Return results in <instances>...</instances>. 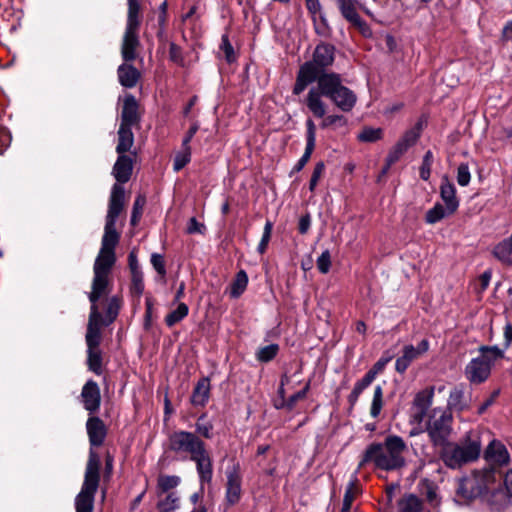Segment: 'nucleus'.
<instances>
[{"label":"nucleus","instance_id":"obj_1","mask_svg":"<svg viewBox=\"0 0 512 512\" xmlns=\"http://www.w3.org/2000/svg\"><path fill=\"white\" fill-rule=\"evenodd\" d=\"M323 96L329 98L343 112L351 111L357 101L356 94L342 84V78L337 73L322 76L319 84L308 91L305 102L309 111L317 118L326 114Z\"/></svg>","mask_w":512,"mask_h":512},{"label":"nucleus","instance_id":"obj_2","mask_svg":"<svg viewBox=\"0 0 512 512\" xmlns=\"http://www.w3.org/2000/svg\"><path fill=\"white\" fill-rule=\"evenodd\" d=\"M407 445L398 435H388L382 443L370 444L363 453L359 468L373 463L376 468L384 471H394L406 465L404 452Z\"/></svg>","mask_w":512,"mask_h":512},{"label":"nucleus","instance_id":"obj_3","mask_svg":"<svg viewBox=\"0 0 512 512\" xmlns=\"http://www.w3.org/2000/svg\"><path fill=\"white\" fill-rule=\"evenodd\" d=\"M335 59V47L329 43H320L316 46L312 60L305 62L299 68L293 87V94L300 95L308 85L317 82L327 75L326 68L331 66Z\"/></svg>","mask_w":512,"mask_h":512},{"label":"nucleus","instance_id":"obj_4","mask_svg":"<svg viewBox=\"0 0 512 512\" xmlns=\"http://www.w3.org/2000/svg\"><path fill=\"white\" fill-rule=\"evenodd\" d=\"M481 441L478 434L469 431L459 442H449L440 448L439 457L450 469H459L477 460L481 454Z\"/></svg>","mask_w":512,"mask_h":512},{"label":"nucleus","instance_id":"obj_5","mask_svg":"<svg viewBox=\"0 0 512 512\" xmlns=\"http://www.w3.org/2000/svg\"><path fill=\"white\" fill-rule=\"evenodd\" d=\"M116 226L105 224L101 248L94 261L93 276L95 286L103 287L105 276H110L116 262L115 248L119 242Z\"/></svg>","mask_w":512,"mask_h":512},{"label":"nucleus","instance_id":"obj_6","mask_svg":"<svg viewBox=\"0 0 512 512\" xmlns=\"http://www.w3.org/2000/svg\"><path fill=\"white\" fill-rule=\"evenodd\" d=\"M110 289V276H105V284L103 287L95 286L94 278L92 279L91 291L88 293V299L91 303L88 323H90L91 317L93 316V314H95V316H97L96 324L98 332H101V328L103 326H109L116 320L122 305L121 298H119L118 296L110 297L108 299L107 306L105 309V316H102V314L99 311L97 303L100 300V298L106 296L110 292Z\"/></svg>","mask_w":512,"mask_h":512},{"label":"nucleus","instance_id":"obj_7","mask_svg":"<svg viewBox=\"0 0 512 512\" xmlns=\"http://www.w3.org/2000/svg\"><path fill=\"white\" fill-rule=\"evenodd\" d=\"M479 355L466 365L464 374L472 384L484 383L490 376L495 362L504 358V351L497 345H482L478 348Z\"/></svg>","mask_w":512,"mask_h":512},{"label":"nucleus","instance_id":"obj_8","mask_svg":"<svg viewBox=\"0 0 512 512\" xmlns=\"http://www.w3.org/2000/svg\"><path fill=\"white\" fill-rule=\"evenodd\" d=\"M495 482L496 474L493 467L475 470L459 481L456 496L462 503H469L488 492Z\"/></svg>","mask_w":512,"mask_h":512},{"label":"nucleus","instance_id":"obj_9","mask_svg":"<svg viewBox=\"0 0 512 512\" xmlns=\"http://www.w3.org/2000/svg\"><path fill=\"white\" fill-rule=\"evenodd\" d=\"M100 459L96 452L90 450L86 465L84 481L75 498L76 512H93L94 499L100 481Z\"/></svg>","mask_w":512,"mask_h":512},{"label":"nucleus","instance_id":"obj_10","mask_svg":"<svg viewBox=\"0 0 512 512\" xmlns=\"http://www.w3.org/2000/svg\"><path fill=\"white\" fill-rule=\"evenodd\" d=\"M454 418L449 410L434 408L428 416L425 431L433 447L442 448L447 445L454 434Z\"/></svg>","mask_w":512,"mask_h":512},{"label":"nucleus","instance_id":"obj_11","mask_svg":"<svg viewBox=\"0 0 512 512\" xmlns=\"http://www.w3.org/2000/svg\"><path fill=\"white\" fill-rule=\"evenodd\" d=\"M169 450L190 460L206 448L205 442L194 432L178 430L169 435Z\"/></svg>","mask_w":512,"mask_h":512},{"label":"nucleus","instance_id":"obj_12","mask_svg":"<svg viewBox=\"0 0 512 512\" xmlns=\"http://www.w3.org/2000/svg\"><path fill=\"white\" fill-rule=\"evenodd\" d=\"M95 314L91 317L90 323L87 324L85 341L87 345V365L90 371L96 375L102 374V353L99 349L102 333L98 332Z\"/></svg>","mask_w":512,"mask_h":512},{"label":"nucleus","instance_id":"obj_13","mask_svg":"<svg viewBox=\"0 0 512 512\" xmlns=\"http://www.w3.org/2000/svg\"><path fill=\"white\" fill-rule=\"evenodd\" d=\"M337 7L342 17L355 29H357L362 36L369 38L373 32L369 24L361 18L357 11L356 0H337Z\"/></svg>","mask_w":512,"mask_h":512},{"label":"nucleus","instance_id":"obj_14","mask_svg":"<svg viewBox=\"0 0 512 512\" xmlns=\"http://www.w3.org/2000/svg\"><path fill=\"white\" fill-rule=\"evenodd\" d=\"M226 478L225 500L233 506L240 501L242 495V475L239 464L228 467Z\"/></svg>","mask_w":512,"mask_h":512},{"label":"nucleus","instance_id":"obj_15","mask_svg":"<svg viewBox=\"0 0 512 512\" xmlns=\"http://www.w3.org/2000/svg\"><path fill=\"white\" fill-rule=\"evenodd\" d=\"M429 347L430 343L427 339H423L417 347L413 345L404 346L402 355L396 359L395 370L400 374L405 373L410 364L421 355L425 354L429 350Z\"/></svg>","mask_w":512,"mask_h":512},{"label":"nucleus","instance_id":"obj_16","mask_svg":"<svg viewBox=\"0 0 512 512\" xmlns=\"http://www.w3.org/2000/svg\"><path fill=\"white\" fill-rule=\"evenodd\" d=\"M81 402L90 415L95 414L101 405V393L96 381L89 379L81 390Z\"/></svg>","mask_w":512,"mask_h":512},{"label":"nucleus","instance_id":"obj_17","mask_svg":"<svg viewBox=\"0 0 512 512\" xmlns=\"http://www.w3.org/2000/svg\"><path fill=\"white\" fill-rule=\"evenodd\" d=\"M125 191L120 184H114L111 189L108 211L106 215V223L110 226H116V221L124 208Z\"/></svg>","mask_w":512,"mask_h":512},{"label":"nucleus","instance_id":"obj_18","mask_svg":"<svg viewBox=\"0 0 512 512\" xmlns=\"http://www.w3.org/2000/svg\"><path fill=\"white\" fill-rule=\"evenodd\" d=\"M196 465V471L198 474L199 484L201 490H204L205 484H210L213 479V460L212 457L205 448L202 452L191 459Z\"/></svg>","mask_w":512,"mask_h":512},{"label":"nucleus","instance_id":"obj_19","mask_svg":"<svg viewBox=\"0 0 512 512\" xmlns=\"http://www.w3.org/2000/svg\"><path fill=\"white\" fill-rule=\"evenodd\" d=\"M86 430L92 447H99L104 443L107 429L102 419L90 415L86 422Z\"/></svg>","mask_w":512,"mask_h":512},{"label":"nucleus","instance_id":"obj_20","mask_svg":"<svg viewBox=\"0 0 512 512\" xmlns=\"http://www.w3.org/2000/svg\"><path fill=\"white\" fill-rule=\"evenodd\" d=\"M440 198L443 201L449 213H456L459 208L460 201L456 195V187L450 181L447 175H443L441 178V184L439 187Z\"/></svg>","mask_w":512,"mask_h":512},{"label":"nucleus","instance_id":"obj_21","mask_svg":"<svg viewBox=\"0 0 512 512\" xmlns=\"http://www.w3.org/2000/svg\"><path fill=\"white\" fill-rule=\"evenodd\" d=\"M484 458L489 464L507 465L510 455L505 445L499 440L493 439L484 451ZM491 467V465H489Z\"/></svg>","mask_w":512,"mask_h":512},{"label":"nucleus","instance_id":"obj_22","mask_svg":"<svg viewBox=\"0 0 512 512\" xmlns=\"http://www.w3.org/2000/svg\"><path fill=\"white\" fill-rule=\"evenodd\" d=\"M306 147L303 155L298 160L297 164L294 166V171H301L307 162L309 161L316 143V126L314 121L311 118L306 120Z\"/></svg>","mask_w":512,"mask_h":512},{"label":"nucleus","instance_id":"obj_23","mask_svg":"<svg viewBox=\"0 0 512 512\" xmlns=\"http://www.w3.org/2000/svg\"><path fill=\"white\" fill-rule=\"evenodd\" d=\"M140 46L138 30L125 29L122 44L121 56L125 62H132L136 59V50Z\"/></svg>","mask_w":512,"mask_h":512},{"label":"nucleus","instance_id":"obj_24","mask_svg":"<svg viewBox=\"0 0 512 512\" xmlns=\"http://www.w3.org/2000/svg\"><path fill=\"white\" fill-rule=\"evenodd\" d=\"M140 121L138 114V102L132 94H128L124 98L120 126L131 127Z\"/></svg>","mask_w":512,"mask_h":512},{"label":"nucleus","instance_id":"obj_25","mask_svg":"<svg viewBox=\"0 0 512 512\" xmlns=\"http://www.w3.org/2000/svg\"><path fill=\"white\" fill-rule=\"evenodd\" d=\"M133 171V159L126 154H118V158L113 166L112 175L117 180V184H124L131 178Z\"/></svg>","mask_w":512,"mask_h":512},{"label":"nucleus","instance_id":"obj_26","mask_svg":"<svg viewBox=\"0 0 512 512\" xmlns=\"http://www.w3.org/2000/svg\"><path fill=\"white\" fill-rule=\"evenodd\" d=\"M118 81L124 88H134L141 78L140 71L130 62L122 63L117 68Z\"/></svg>","mask_w":512,"mask_h":512},{"label":"nucleus","instance_id":"obj_27","mask_svg":"<svg viewBox=\"0 0 512 512\" xmlns=\"http://www.w3.org/2000/svg\"><path fill=\"white\" fill-rule=\"evenodd\" d=\"M210 396V380L207 377H203L196 383L192 395L191 403L194 406H205Z\"/></svg>","mask_w":512,"mask_h":512},{"label":"nucleus","instance_id":"obj_28","mask_svg":"<svg viewBox=\"0 0 512 512\" xmlns=\"http://www.w3.org/2000/svg\"><path fill=\"white\" fill-rule=\"evenodd\" d=\"M492 254L503 265H512V234L497 243L492 250Z\"/></svg>","mask_w":512,"mask_h":512},{"label":"nucleus","instance_id":"obj_29","mask_svg":"<svg viewBox=\"0 0 512 512\" xmlns=\"http://www.w3.org/2000/svg\"><path fill=\"white\" fill-rule=\"evenodd\" d=\"M469 408L468 403L464 398V388L462 385L454 387L450 393L447 400V408L444 410H452L462 412Z\"/></svg>","mask_w":512,"mask_h":512},{"label":"nucleus","instance_id":"obj_30","mask_svg":"<svg viewBox=\"0 0 512 512\" xmlns=\"http://www.w3.org/2000/svg\"><path fill=\"white\" fill-rule=\"evenodd\" d=\"M156 508L159 512H174L180 507V495L171 491L164 495H157Z\"/></svg>","mask_w":512,"mask_h":512},{"label":"nucleus","instance_id":"obj_31","mask_svg":"<svg viewBox=\"0 0 512 512\" xmlns=\"http://www.w3.org/2000/svg\"><path fill=\"white\" fill-rule=\"evenodd\" d=\"M425 124L426 120L424 118H420L412 128L408 129L402 135L398 142L405 145L407 149L414 146L420 138Z\"/></svg>","mask_w":512,"mask_h":512},{"label":"nucleus","instance_id":"obj_32","mask_svg":"<svg viewBox=\"0 0 512 512\" xmlns=\"http://www.w3.org/2000/svg\"><path fill=\"white\" fill-rule=\"evenodd\" d=\"M134 143V135L131 127L119 126L118 130V144L116 152L118 154H125L130 151Z\"/></svg>","mask_w":512,"mask_h":512},{"label":"nucleus","instance_id":"obj_33","mask_svg":"<svg viewBox=\"0 0 512 512\" xmlns=\"http://www.w3.org/2000/svg\"><path fill=\"white\" fill-rule=\"evenodd\" d=\"M181 483L177 475H159L156 485V495H164L173 491Z\"/></svg>","mask_w":512,"mask_h":512},{"label":"nucleus","instance_id":"obj_34","mask_svg":"<svg viewBox=\"0 0 512 512\" xmlns=\"http://www.w3.org/2000/svg\"><path fill=\"white\" fill-rule=\"evenodd\" d=\"M128 12L125 29L139 30L140 27V3L138 0H127Z\"/></svg>","mask_w":512,"mask_h":512},{"label":"nucleus","instance_id":"obj_35","mask_svg":"<svg viewBox=\"0 0 512 512\" xmlns=\"http://www.w3.org/2000/svg\"><path fill=\"white\" fill-rule=\"evenodd\" d=\"M454 213H449L448 208L443 206V204L437 202L435 205L429 209L425 214V222L427 224H435L447 216H451Z\"/></svg>","mask_w":512,"mask_h":512},{"label":"nucleus","instance_id":"obj_36","mask_svg":"<svg viewBox=\"0 0 512 512\" xmlns=\"http://www.w3.org/2000/svg\"><path fill=\"white\" fill-rule=\"evenodd\" d=\"M421 510L422 502L413 494L404 496L398 502V512H421Z\"/></svg>","mask_w":512,"mask_h":512},{"label":"nucleus","instance_id":"obj_37","mask_svg":"<svg viewBox=\"0 0 512 512\" xmlns=\"http://www.w3.org/2000/svg\"><path fill=\"white\" fill-rule=\"evenodd\" d=\"M433 396V388L418 392L413 400V410L428 411V409L432 405Z\"/></svg>","mask_w":512,"mask_h":512},{"label":"nucleus","instance_id":"obj_38","mask_svg":"<svg viewBox=\"0 0 512 512\" xmlns=\"http://www.w3.org/2000/svg\"><path fill=\"white\" fill-rule=\"evenodd\" d=\"M248 284V276L244 270H240L231 285L230 296L238 298L246 289Z\"/></svg>","mask_w":512,"mask_h":512},{"label":"nucleus","instance_id":"obj_39","mask_svg":"<svg viewBox=\"0 0 512 512\" xmlns=\"http://www.w3.org/2000/svg\"><path fill=\"white\" fill-rule=\"evenodd\" d=\"M189 312V308L185 303H180L177 308L171 311L165 317V323L168 327L174 326L176 323L183 320Z\"/></svg>","mask_w":512,"mask_h":512},{"label":"nucleus","instance_id":"obj_40","mask_svg":"<svg viewBox=\"0 0 512 512\" xmlns=\"http://www.w3.org/2000/svg\"><path fill=\"white\" fill-rule=\"evenodd\" d=\"M213 424L210 421L206 420V415L202 414L198 417L195 423V434L199 437L202 436L206 439H211L213 434Z\"/></svg>","mask_w":512,"mask_h":512},{"label":"nucleus","instance_id":"obj_41","mask_svg":"<svg viewBox=\"0 0 512 512\" xmlns=\"http://www.w3.org/2000/svg\"><path fill=\"white\" fill-rule=\"evenodd\" d=\"M191 160V147H185L181 145V151H179L174 158L173 169L176 172L182 170Z\"/></svg>","mask_w":512,"mask_h":512},{"label":"nucleus","instance_id":"obj_42","mask_svg":"<svg viewBox=\"0 0 512 512\" xmlns=\"http://www.w3.org/2000/svg\"><path fill=\"white\" fill-rule=\"evenodd\" d=\"M383 406V389L380 385H377L374 389L373 399L370 408V415L373 418H377L381 412Z\"/></svg>","mask_w":512,"mask_h":512},{"label":"nucleus","instance_id":"obj_43","mask_svg":"<svg viewBox=\"0 0 512 512\" xmlns=\"http://www.w3.org/2000/svg\"><path fill=\"white\" fill-rule=\"evenodd\" d=\"M278 351L279 346L277 344H270L261 347L256 354V358L258 361L266 363L274 359Z\"/></svg>","mask_w":512,"mask_h":512},{"label":"nucleus","instance_id":"obj_44","mask_svg":"<svg viewBox=\"0 0 512 512\" xmlns=\"http://www.w3.org/2000/svg\"><path fill=\"white\" fill-rule=\"evenodd\" d=\"M434 161V156L431 150L426 151L423 156L422 164L420 166V178L424 181H428L431 175V169Z\"/></svg>","mask_w":512,"mask_h":512},{"label":"nucleus","instance_id":"obj_45","mask_svg":"<svg viewBox=\"0 0 512 512\" xmlns=\"http://www.w3.org/2000/svg\"><path fill=\"white\" fill-rule=\"evenodd\" d=\"M146 204V198L143 195H138L134 201L132 214H131V225L136 226L142 216L143 208Z\"/></svg>","mask_w":512,"mask_h":512},{"label":"nucleus","instance_id":"obj_46","mask_svg":"<svg viewBox=\"0 0 512 512\" xmlns=\"http://www.w3.org/2000/svg\"><path fill=\"white\" fill-rule=\"evenodd\" d=\"M383 135L381 128L365 127L358 135V139L362 142H375L380 140Z\"/></svg>","mask_w":512,"mask_h":512},{"label":"nucleus","instance_id":"obj_47","mask_svg":"<svg viewBox=\"0 0 512 512\" xmlns=\"http://www.w3.org/2000/svg\"><path fill=\"white\" fill-rule=\"evenodd\" d=\"M131 293L140 297L144 292V282H143V273L142 271H134L131 273Z\"/></svg>","mask_w":512,"mask_h":512},{"label":"nucleus","instance_id":"obj_48","mask_svg":"<svg viewBox=\"0 0 512 512\" xmlns=\"http://www.w3.org/2000/svg\"><path fill=\"white\" fill-rule=\"evenodd\" d=\"M407 150L408 149L405 145L397 141L387 155V168H390L394 163H396L402 155L407 152Z\"/></svg>","mask_w":512,"mask_h":512},{"label":"nucleus","instance_id":"obj_49","mask_svg":"<svg viewBox=\"0 0 512 512\" xmlns=\"http://www.w3.org/2000/svg\"><path fill=\"white\" fill-rule=\"evenodd\" d=\"M272 229H273V223L271 221L267 220L266 223H265V226H264V230H263V234H262L261 240H260V242L258 244V247H257V251L260 254L265 253V251L267 250L269 241L271 239Z\"/></svg>","mask_w":512,"mask_h":512},{"label":"nucleus","instance_id":"obj_50","mask_svg":"<svg viewBox=\"0 0 512 512\" xmlns=\"http://www.w3.org/2000/svg\"><path fill=\"white\" fill-rule=\"evenodd\" d=\"M353 489L354 482H349L344 493L341 512H351L352 503L355 499V492Z\"/></svg>","mask_w":512,"mask_h":512},{"label":"nucleus","instance_id":"obj_51","mask_svg":"<svg viewBox=\"0 0 512 512\" xmlns=\"http://www.w3.org/2000/svg\"><path fill=\"white\" fill-rule=\"evenodd\" d=\"M457 182L460 186L466 187L471 181V174L467 163H461L457 168Z\"/></svg>","mask_w":512,"mask_h":512},{"label":"nucleus","instance_id":"obj_52","mask_svg":"<svg viewBox=\"0 0 512 512\" xmlns=\"http://www.w3.org/2000/svg\"><path fill=\"white\" fill-rule=\"evenodd\" d=\"M316 265L321 273L326 274L329 272L331 267V255L329 250H325L321 253L317 259Z\"/></svg>","mask_w":512,"mask_h":512},{"label":"nucleus","instance_id":"obj_53","mask_svg":"<svg viewBox=\"0 0 512 512\" xmlns=\"http://www.w3.org/2000/svg\"><path fill=\"white\" fill-rule=\"evenodd\" d=\"M220 48L229 63L235 60L234 49L227 34L222 35Z\"/></svg>","mask_w":512,"mask_h":512},{"label":"nucleus","instance_id":"obj_54","mask_svg":"<svg viewBox=\"0 0 512 512\" xmlns=\"http://www.w3.org/2000/svg\"><path fill=\"white\" fill-rule=\"evenodd\" d=\"M151 264L156 272L164 277L166 275V267H165V259L164 256L158 253H153L151 255Z\"/></svg>","mask_w":512,"mask_h":512},{"label":"nucleus","instance_id":"obj_55","mask_svg":"<svg viewBox=\"0 0 512 512\" xmlns=\"http://www.w3.org/2000/svg\"><path fill=\"white\" fill-rule=\"evenodd\" d=\"M324 119L321 122V128L325 129L330 126H344L346 124V119L342 115H328L323 117Z\"/></svg>","mask_w":512,"mask_h":512},{"label":"nucleus","instance_id":"obj_56","mask_svg":"<svg viewBox=\"0 0 512 512\" xmlns=\"http://www.w3.org/2000/svg\"><path fill=\"white\" fill-rule=\"evenodd\" d=\"M310 389V383H306V385L304 386V388L296 393H294L293 395H291L287 401H286V406L289 410H292L295 406V404L301 400V399H304L308 393Z\"/></svg>","mask_w":512,"mask_h":512},{"label":"nucleus","instance_id":"obj_57","mask_svg":"<svg viewBox=\"0 0 512 512\" xmlns=\"http://www.w3.org/2000/svg\"><path fill=\"white\" fill-rule=\"evenodd\" d=\"M206 231V226L204 223L198 222L195 217L189 219L187 223L186 232L188 234H201L203 235Z\"/></svg>","mask_w":512,"mask_h":512},{"label":"nucleus","instance_id":"obj_58","mask_svg":"<svg viewBox=\"0 0 512 512\" xmlns=\"http://www.w3.org/2000/svg\"><path fill=\"white\" fill-rule=\"evenodd\" d=\"M169 58L172 62L183 65V56L181 48L175 43H170L169 45Z\"/></svg>","mask_w":512,"mask_h":512},{"label":"nucleus","instance_id":"obj_59","mask_svg":"<svg viewBox=\"0 0 512 512\" xmlns=\"http://www.w3.org/2000/svg\"><path fill=\"white\" fill-rule=\"evenodd\" d=\"M364 391V388L361 387L357 382L355 383L354 385V388L353 390L351 391V393L349 394L348 396V403L350 405V409H353L354 406L356 405L358 399H359V396L361 395V393Z\"/></svg>","mask_w":512,"mask_h":512},{"label":"nucleus","instance_id":"obj_60","mask_svg":"<svg viewBox=\"0 0 512 512\" xmlns=\"http://www.w3.org/2000/svg\"><path fill=\"white\" fill-rule=\"evenodd\" d=\"M503 337H504V343L503 348H501L504 352L506 349H508L512 344V324L510 322H507L503 329Z\"/></svg>","mask_w":512,"mask_h":512},{"label":"nucleus","instance_id":"obj_61","mask_svg":"<svg viewBox=\"0 0 512 512\" xmlns=\"http://www.w3.org/2000/svg\"><path fill=\"white\" fill-rule=\"evenodd\" d=\"M199 129L198 122H194L182 140V146L190 147V142Z\"/></svg>","mask_w":512,"mask_h":512},{"label":"nucleus","instance_id":"obj_62","mask_svg":"<svg viewBox=\"0 0 512 512\" xmlns=\"http://www.w3.org/2000/svg\"><path fill=\"white\" fill-rule=\"evenodd\" d=\"M311 226V217L309 214L302 216L299 220L298 230L300 234H306Z\"/></svg>","mask_w":512,"mask_h":512},{"label":"nucleus","instance_id":"obj_63","mask_svg":"<svg viewBox=\"0 0 512 512\" xmlns=\"http://www.w3.org/2000/svg\"><path fill=\"white\" fill-rule=\"evenodd\" d=\"M377 374L375 373V371H372L371 369L364 375V377L357 381V383L363 387L364 389H366L373 381L374 379L376 378Z\"/></svg>","mask_w":512,"mask_h":512},{"label":"nucleus","instance_id":"obj_64","mask_svg":"<svg viewBox=\"0 0 512 512\" xmlns=\"http://www.w3.org/2000/svg\"><path fill=\"white\" fill-rule=\"evenodd\" d=\"M503 482L507 494L512 497V468L504 475Z\"/></svg>","mask_w":512,"mask_h":512}]
</instances>
